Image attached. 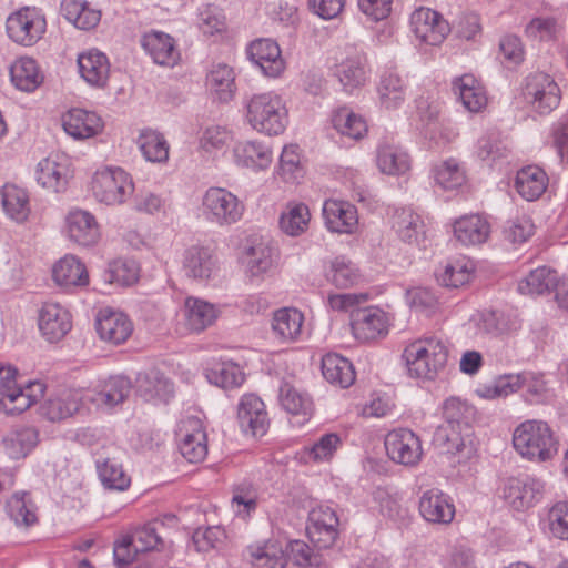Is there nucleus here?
Returning a JSON list of instances; mask_svg holds the SVG:
<instances>
[{"mask_svg":"<svg viewBox=\"0 0 568 568\" xmlns=\"http://www.w3.org/2000/svg\"><path fill=\"white\" fill-rule=\"evenodd\" d=\"M515 449L532 462L552 459L559 449V440L550 426L542 420H526L516 427L513 435Z\"/></svg>","mask_w":568,"mask_h":568,"instance_id":"obj_1","label":"nucleus"},{"mask_svg":"<svg viewBox=\"0 0 568 568\" xmlns=\"http://www.w3.org/2000/svg\"><path fill=\"white\" fill-rule=\"evenodd\" d=\"M410 377L434 379L448 359V348L437 337H426L410 343L403 353Z\"/></svg>","mask_w":568,"mask_h":568,"instance_id":"obj_2","label":"nucleus"},{"mask_svg":"<svg viewBox=\"0 0 568 568\" xmlns=\"http://www.w3.org/2000/svg\"><path fill=\"white\" fill-rule=\"evenodd\" d=\"M246 118L254 130L268 135L283 133L288 122L287 109L274 92L254 94L246 104Z\"/></svg>","mask_w":568,"mask_h":568,"instance_id":"obj_3","label":"nucleus"},{"mask_svg":"<svg viewBox=\"0 0 568 568\" xmlns=\"http://www.w3.org/2000/svg\"><path fill=\"white\" fill-rule=\"evenodd\" d=\"M245 206L236 195L224 187L212 186L202 197V213L206 221L219 226L237 223Z\"/></svg>","mask_w":568,"mask_h":568,"instance_id":"obj_4","label":"nucleus"},{"mask_svg":"<svg viewBox=\"0 0 568 568\" xmlns=\"http://www.w3.org/2000/svg\"><path fill=\"white\" fill-rule=\"evenodd\" d=\"M133 191L130 175L121 168L99 171L92 179L94 197L106 205L122 204Z\"/></svg>","mask_w":568,"mask_h":568,"instance_id":"obj_5","label":"nucleus"},{"mask_svg":"<svg viewBox=\"0 0 568 568\" xmlns=\"http://www.w3.org/2000/svg\"><path fill=\"white\" fill-rule=\"evenodd\" d=\"M7 33L22 45H32L43 36L47 27L44 17L36 8H22L7 19Z\"/></svg>","mask_w":568,"mask_h":568,"instance_id":"obj_6","label":"nucleus"},{"mask_svg":"<svg viewBox=\"0 0 568 568\" xmlns=\"http://www.w3.org/2000/svg\"><path fill=\"white\" fill-rule=\"evenodd\" d=\"M387 456L404 466H415L419 463L423 449L419 437L408 428L390 430L385 437Z\"/></svg>","mask_w":568,"mask_h":568,"instance_id":"obj_7","label":"nucleus"},{"mask_svg":"<svg viewBox=\"0 0 568 568\" xmlns=\"http://www.w3.org/2000/svg\"><path fill=\"white\" fill-rule=\"evenodd\" d=\"M545 484L529 475L509 477L504 481L503 498L515 510L534 506L542 496Z\"/></svg>","mask_w":568,"mask_h":568,"instance_id":"obj_8","label":"nucleus"},{"mask_svg":"<svg viewBox=\"0 0 568 568\" xmlns=\"http://www.w3.org/2000/svg\"><path fill=\"white\" fill-rule=\"evenodd\" d=\"M237 420L242 432L253 437L264 436L270 426L265 404L254 394L242 396L237 405Z\"/></svg>","mask_w":568,"mask_h":568,"instance_id":"obj_9","label":"nucleus"},{"mask_svg":"<svg viewBox=\"0 0 568 568\" xmlns=\"http://www.w3.org/2000/svg\"><path fill=\"white\" fill-rule=\"evenodd\" d=\"M95 329L102 341L121 345L131 336L133 324L124 313L105 307L97 315Z\"/></svg>","mask_w":568,"mask_h":568,"instance_id":"obj_10","label":"nucleus"},{"mask_svg":"<svg viewBox=\"0 0 568 568\" xmlns=\"http://www.w3.org/2000/svg\"><path fill=\"white\" fill-rule=\"evenodd\" d=\"M415 36L429 45L440 44L449 32L448 23L442 16L428 8L415 10L410 17Z\"/></svg>","mask_w":568,"mask_h":568,"instance_id":"obj_11","label":"nucleus"},{"mask_svg":"<svg viewBox=\"0 0 568 568\" xmlns=\"http://www.w3.org/2000/svg\"><path fill=\"white\" fill-rule=\"evenodd\" d=\"M524 95L540 114L551 112L560 101L557 83L545 73L529 78Z\"/></svg>","mask_w":568,"mask_h":568,"instance_id":"obj_12","label":"nucleus"},{"mask_svg":"<svg viewBox=\"0 0 568 568\" xmlns=\"http://www.w3.org/2000/svg\"><path fill=\"white\" fill-rule=\"evenodd\" d=\"M418 509L422 517L430 524L448 525L455 517V505L450 496L437 488L423 493Z\"/></svg>","mask_w":568,"mask_h":568,"instance_id":"obj_13","label":"nucleus"},{"mask_svg":"<svg viewBox=\"0 0 568 568\" xmlns=\"http://www.w3.org/2000/svg\"><path fill=\"white\" fill-rule=\"evenodd\" d=\"M351 328L356 339L367 342L386 333L387 321L383 311L376 307L353 308Z\"/></svg>","mask_w":568,"mask_h":568,"instance_id":"obj_14","label":"nucleus"},{"mask_svg":"<svg viewBox=\"0 0 568 568\" xmlns=\"http://www.w3.org/2000/svg\"><path fill=\"white\" fill-rule=\"evenodd\" d=\"M42 336L50 343L62 339L71 329L70 313L55 303H45L40 310L38 320Z\"/></svg>","mask_w":568,"mask_h":568,"instance_id":"obj_15","label":"nucleus"},{"mask_svg":"<svg viewBox=\"0 0 568 568\" xmlns=\"http://www.w3.org/2000/svg\"><path fill=\"white\" fill-rule=\"evenodd\" d=\"M247 55L266 77H278L285 68L280 47L271 39L253 41L247 48Z\"/></svg>","mask_w":568,"mask_h":568,"instance_id":"obj_16","label":"nucleus"},{"mask_svg":"<svg viewBox=\"0 0 568 568\" xmlns=\"http://www.w3.org/2000/svg\"><path fill=\"white\" fill-rule=\"evenodd\" d=\"M180 436L179 449L182 456L190 463L202 462L207 454V439L201 420L187 419L180 429Z\"/></svg>","mask_w":568,"mask_h":568,"instance_id":"obj_17","label":"nucleus"},{"mask_svg":"<svg viewBox=\"0 0 568 568\" xmlns=\"http://www.w3.org/2000/svg\"><path fill=\"white\" fill-rule=\"evenodd\" d=\"M323 216L327 229L335 233L352 234L358 223L356 207L345 201H325Z\"/></svg>","mask_w":568,"mask_h":568,"instance_id":"obj_18","label":"nucleus"},{"mask_svg":"<svg viewBox=\"0 0 568 568\" xmlns=\"http://www.w3.org/2000/svg\"><path fill=\"white\" fill-rule=\"evenodd\" d=\"M62 126L68 135L84 140L99 134L103 129V121L94 112L72 109L62 116Z\"/></svg>","mask_w":568,"mask_h":568,"instance_id":"obj_19","label":"nucleus"},{"mask_svg":"<svg viewBox=\"0 0 568 568\" xmlns=\"http://www.w3.org/2000/svg\"><path fill=\"white\" fill-rule=\"evenodd\" d=\"M83 405V395L78 389H61L42 405V414L51 422H60L78 413Z\"/></svg>","mask_w":568,"mask_h":568,"instance_id":"obj_20","label":"nucleus"},{"mask_svg":"<svg viewBox=\"0 0 568 568\" xmlns=\"http://www.w3.org/2000/svg\"><path fill=\"white\" fill-rule=\"evenodd\" d=\"M141 45L160 65L173 67L180 59L174 39L162 31H150L142 36Z\"/></svg>","mask_w":568,"mask_h":568,"instance_id":"obj_21","label":"nucleus"},{"mask_svg":"<svg viewBox=\"0 0 568 568\" xmlns=\"http://www.w3.org/2000/svg\"><path fill=\"white\" fill-rule=\"evenodd\" d=\"M67 231L70 240L82 246L98 242L100 233L95 217L82 210H75L67 216Z\"/></svg>","mask_w":568,"mask_h":568,"instance_id":"obj_22","label":"nucleus"},{"mask_svg":"<svg viewBox=\"0 0 568 568\" xmlns=\"http://www.w3.org/2000/svg\"><path fill=\"white\" fill-rule=\"evenodd\" d=\"M547 173L537 165H527L517 171L515 189L526 201L538 200L548 186Z\"/></svg>","mask_w":568,"mask_h":568,"instance_id":"obj_23","label":"nucleus"},{"mask_svg":"<svg viewBox=\"0 0 568 568\" xmlns=\"http://www.w3.org/2000/svg\"><path fill=\"white\" fill-rule=\"evenodd\" d=\"M216 266V256L212 248L192 245L183 254V268L189 277L209 278Z\"/></svg>","mask_w":568,"mask_h":568,"instance_id":"obj_24","label":"nucleus"},{"mask_svg":"<svg viewBox=\"0 0 568 568\" xmlns=\"http://www.w3.org/2000/svg\"><path fill=\"white\" fill-rule=\"evenodd\" d=\"M365 64V54L354 48H351L345 59L336 64L335 75L345 91L351 92L364 83Z\"/></svg>","mask_w":568,"mask_h":568,"instance_id":"obj_25","label":"nucleus"},{"mask_svg":"<svg viewBox=\"0 0 568 568\" xmlns=\"http://www.w3.org/2000/svg\"><path fill=\"white\" fill-rule=\"evenodd\" d=\"M452 89L469 112H480L487 104L485 90L473 74L454 79Z\"/></svg>","mask_w":568,"mask_h":568,"instance_id":"obj_26","label":"nucleus"},{"mask_svg":"<svg viewBox=\"0 0 568 568\" xmlns=\"http://www.w3.org/2000/svg\"><path fill=\"white\" fill-rule=\"evenodd\" d=\"M489 223L478 214L459 217L454 223V235L464 245H478L488 239Z\"/></svg>","mask_w":568,"mask_h":568,"instance_id":"obj_27","label":"nucleus"},{"mask_svg":"<svg viewBox=\"0 0 568 568\" xmlns=\"http://www.w3.org/2000/svg\"><path fill=\"white\" fill-rule=\"evenodd\" d=\"M2 443L10 458H24L38 445L39 432L33 426H17L3 437Z\"/></svg>","mask_w":568,"mask_h":568,"instance_id":"obj_28","label":"nucleus"},{"mask_svg":"<svg viewBox=\"0 0 568 568\" xmlns=\"http://www.w3.org/2000/svg\"><path fill=\"white\" fill-rule=\"evenodd\" d=\"M81 77L91 85L103 87L109 78L110 64L104 53L90 50L78 58Z\"/></svg>","mask_w":568,"mask_h":568,"instance_id":"obj_29","label":"nucleus"},{"mask_svg":"<svg viewBox=\"0 0 568 568\" xmlns=\"http://www.w3.org/2000/svg\"><path fill=\"white\" fill-rule=\"evenodd\" d=\"M275 248L264 241L254 242L244 252L246 273L251 277H260L267 274L274 266Z\"/></svg>","mask_w":568,"mask_h":568,"instance_id":"obj_30","label":"nucleus"},{"mask_svg":"<svg viewBox=\"0 0 568 568\" xmlns=\"http://www.w3.org/2000/svg\"><path fill=\"white\" fill-rule=\"evenodd\" d=\"M138 393L145 399L168 402L173 395V384L158 369L139 374L136 378Z\"/></svg>","mask_w":568,"mask_h":568,"instance_id":"obj_31","label":"nucleus"},{"mask_svg":"<svg viewBox=\"0 0 568 568\" xmlns=\"http://www.w3.org/2000/svg\"><path fill=\"white\" fill-rule=\"evenodd\" d=\"M252 568H285L286 557L278 541L267 540L246 549Z\"/></svg>","mask_w":568,"mask_h":568,"instance_id":"obj_32","label":"nucleus"},{"mask_svg":"<svg viewBox=\"0 0 568 568\" xmlns=\"http://www.w3.org/2000/svg\"><path fill=\"white\" fill-rule=\"evenodd\" d=\"M54 282L62 287L84 286L89 283L85 266L73 255L61 258L52 270Z\"/></svg>","mask_w":568,"mask_h":568,"instance_id":"obj_33","label":"nucleus"},{"mask_svg":"<svg viewBox=\"0 0 568 568\" xmlns=\"http://www.w3.org/2000/svg\"><path fill=\"white\" fill-rule=\"evenodd\" d=\"M322 374L328 383L341 388L349 387L355 381L353 364L338 354H326L322 358Z\"/></svg>","mask_w":568,"mask_h":568,"instance_id":"obj_34","label":"nucleus"},{"mask_svg":"<svg viewBox=\"0 0 568 568\" xmlns=\"http://www.w3.org/2000/svg\"><path fill=\"white\" fill-rule=\"evenodd\" d=\"M376 163L384 174L400 175L410 168L408 154L399 146L382 143L377 148Z\"/></svg>","mask_w":568,"mask_h":568,"instance_id":"obj_35","label":"nucleus"},{"mask_svg":"<svg viewBox=\"0 0 568 568\" xmlns=\"http://www.w3.org/2000/svg\"><path fill=\"white\" fill-rule=\"evenodd\" d=\"M185 325L190 331L202 332L217 317L213 304L196 297H187L184 305Z\"/></svg>","mask_w":568,"mask_h":568,"instance_id":"obj_36","label":"nucleus"},{"mask_svg":"<svg viewBox=\"0 0 568 568\" xmlns=\"http://www.w3.org/2000/svg\"><path fill=\"white\" fill-rule=\"evenodd\" d=\"M233 154L236 163L245 168L265 169L272 162L271 150L255 141L237 142Z\"/></svg>","mask_w":568,"mask_h":568,"instance_id":"obj_37","label":"nucleus"},{"mask_svg":"<svg viewBox=\"0 0 568 568\" xmlns=\"http://www.w3.org/2000/svg\"><path fill=\"white\" fill-rule=\"evenodd\" d=\"M558 284V274L548 266H540L518 283V291L527 295H541L551 292Z\"/></svg>","mask_w":568,"mask_h":568,"instance_id":"obj_38","label":"nucleus"},{"mask_svg":"<svg viewBox=\"0 0 568 568\" xmlns=\"http://www.w3.org/2000/svg\"><path fill=\"white\" fill-rule=\"evenodd\" d=\"M378 94L382 106L397 109L405 100L406 85L397 72L388 70L381 77Z\"/></svg>","mask_w":568,"mask_h":568,"instance_id":"obj_39","label":"nucleus"},{"mask_svg":"<svg viewBox=\"0 0 568 568\" xmlns=\"http://www.w3.org/2000/svg\"><path fill=\"white\" fill-rule=\"evenodd\" d=\"M68 168L52 158H47L39 162L37 170V181L43 187L53 192H61L68 184Z\"/></svg>","mask_w":568,"mask_h":568,"instance_id":"obj_40","label":"nucleus"},{"mask_svg":"<svg viewBox=\"0 0 568 568\" xmlns=\"http://www.w3.org/2000/svg\"><path fill=\"white\" fill-rule=\"evenodd\" d=\"M304 322L303 314L296 308H282L274 313L272 328L284 342L295 341L301 332Z\"/></svg>","mask_w":568,"mask_h":568,"instance_id":"obj_41","label":"nucleus"},{"mask_svg":"<svg viewBox=\"0 0 568 568\" xmlns=\"http://www.w3.org/2000/svg\"><path fill=\"white\" fill-rule=\"evenodd\" d=\"M423 226L422 217L410 207L396 209L392 215V227L404 242L417 241Z\"/></svg>","mask_w":568,"mask_h":568,"instance_id":"obj_42","label":"nucleus"},{"mask_svg":"<svg viewBox=\"0 0 568 568\" xmlns=\"http://www.w3.org/2000/svg\"><path fill=\"white\" fill-rule=\"evenodd\" d=\"M332 123L338 133L352 140H359L367 133L365 120L347 106L339 108L333 113Z\"/></svg>","mask_w":568,"mask_h":568,"instance_id":"obj_43","label":"nucleus"},{"mask_svg":"<svg viewBox=\"0 0 568 568\" xmlns=\"http://www.w3.org/2000/svg\"><path fill=\"white\" fill-rule=\"evenodd\" d=\"M13 84L22 91H33L42 81L38 64L32 58L17 60L10 69Z\"/></svg>","mask_w":568,"mask_h":568,"instance_id":"obj_44","label":"nucleus"},{"mask_svg":"<svg viewBox=\"0 0 568 568\" xmlns=\"http://www.w3.org/2000/svg\"><path fill=\"white\" fill-rule=\"evenodd\" d=\"M45 386L39 381L29 382L23 387L14 381L11 393L8 394V403L13 406L8 408L11 413H22L44 394Z\"/></svg>","mask_w":568,"mask_h":568,"instance_id":"obj_45","label":"nucleus"},{"mask_svg":"<svg viewBox=\"0 0 568 568\" xmlns=\"http://www.w3.org/2000/svg\"><path fill=\"white\" fill-rule=\"evenodd\" d=\"M163 529L164 524L161 520H153L136 528L131 535H129L131 541L135 544V551L146 552L161 550L163 548L161 530Z\"/></svg>","mask_w":568,"mask_h":568,"instance_id":"obj_46","label":"nucleus"},{"mask_svg":"<svg viewBox=\"0 0 568 568\" xmlns=\"http://www.w3.org/2000/svg\"><path fill=\"white\" fill-rule=\"evenodd\" d=\"M138 144L145 160L150 162L162 163L169 159V144L164 136L154 130H143Z\"/></svg>","mask_w":568,"mask_h":568,"instance_id":"obj_47","label":"nucleus"},{"mask_svg":"<svg viewBox=\"0 0 568 568\" xmlns=\"http://www.w3.org/2000/svg\"><path fill=\"white\" fill-rule=\"evenodd\" d=\"M2 206L12 220L17 222L26 221L30 213L28 193L16 185H4Z\"/></svg>","mask_w":568,"mask_h":568,"instance_id":"obj_48","label":"nucleus"},{"mask_svg":"<svg viewBox=\"0 0 568 568\" xmlns=\"http://www.w3.org/2000/svg\"><path fill=\"white\" fill-rule=\"evenodd\" d=\"M310 210L304 203H290L281 214L280 227L291 236H297L303 233L310 222Z\"/></svg>","mask_w":568,"mask_h":568,"instance_id":"obj_49","label":"nucleus"},{"mask_svg":"<svg viewBox=\"0 0 568 568\" xmlns=\"http://www.w3.org/2000/svg\"><path fill=\"white\" fill-rule=\"evenodd\" d=\"M206 378L211 384L222 388H234L242 385L245 375L241 367L232 362L216 363L207 369Z\"/></svg>","mask_w":568,"mask_h":568,"instance_id":"obj_50","label":"nucleus"},{"mask_svg":"<svg viewBox=\"0 0 568 568\" xmlns=\"http://www.w3.org/2000/svg\"><path fill=\"white\" fill-rule=\"evenodd\" d=\"M206 85L217 94L220 101L231 100L235 90L233 69L226 64L215 65L206 75Z\"/></svg>","mask_w":568,"mask_h":568,"instance_id":"obj_51","label":"nucleus"},{"mask_svg":"<svg viewBox=\"0 0 568 568\" xmlns=\"http://www.w3.org/2000/svg\"><path fill=\"white\" fill-rule=\"evenodd\" d=\"M131 389V381L128 377L122 375L111 376L103 384L94 400L112 407L123 403L130 395Z\"/></svg>","mask_w":568,"mask_h":568,"instance_id":"obj_52","label":"nucleus"},{"mask_svg":"<svg viewBox=\"0 0 568 568\" xmlns=\"http://www.w3.org/2000/svg\"><path fill=\"white\" fill-rule=\"evenodd\" d=\"M139 271L134 260L118 258L109 264L104 280L111 284L130 286L139 280Z\"/></svg>","mask_w":568,"mask_h":568,"instance_id":"obj_53","label":"nucleus"},{"mask_svg":"<svg viewBox=\"0 0 568 568\" xmlns=\"http://www.w3.org/2000/svg\"><path fill=\"white\" fill-rule=\"evenodd\" d=\"M99 478L106 489L123 491L130 486V477L114 459L97 463Z\"/></svg>","mask_w":568,"mask_h":568,"instance_id":"obj_54","label":"nucleus"},{"mask_svg":"<svg viewBox=\"0 0 568 568\" xmlns=\"http://www.w3.org/2000/svg\"><path fill=\"white\" fill-rule=\"evenodd\" d=\"M280 403L292 415H308L313 410L312 399L288 383L280 387Z\"/></svg>","mask_w":568,"mask_h":568,"instance_id":"obj_55","label":"nucleus"},{"mask_svg":"<svg viewBox=\"0 0 568 568\" xmlns=\"http://www.w3.org/2000/svg\"><path fill=\"white\" fill-rule=\"evenodd\" d=\"M433 173L435 182L444 190H455L465 182V173L455 159L436 164Z\"/></svg>","mask_w":568,"mask_h":568,"instance_id":"obj_56","label":"nucleus"},{"mask_svg":"<svg viewBox=\"0 0 568 568\" xmlns=\"http://www.w3.org/2000/svg\"><path fill=\"white\" fill-rule=\"evenodd\" d=\"M327 280L336 287L347 288L355 285L359 280V274L355 265L344 256H337L331 263L329 271L326 273Z\"/></svg>","mask_w":568,"mask_h":568,"instance_id":"obj_57","label":"nucleus"},{"mask_svg":"<svg viewBox=\"0 0 568 568\" xmlns=\"http://www.w3.org/2000/svg\"><path fill=\"white\" fill-rule=\"evenodd\" d=\"M27 497L28 494L26 491L16 493L7 501V513L17 525L30 526L37 520L32 503Z\"/></svg>","mask_w":568,"mask_h":568,"instance_id":"obj_58","label":"nucleus"},{"mask_svg":"<svg viewBox=\"0 0 568 568\" xmlns=\"http://www.w3.org/2000/svg\"><path fill=\"white\" fill-rule=\"evenodd\" d=\"M474 267L469 262L456 261L448 263L444 271L436 275L437 282L445 287H460L469 282Z\"/></svg>","mask_w":568,"mask_h":568,"instance_id":"obj_59","label":"nucleus"},{"mask_svg":"<svg viewBox=\"0 0 568 568\" xmlns=\"http://www.w3.org/2000/svg\"><path fill=\"white\" fill-rule=\"evenodd\" d=\"M433 444L447 454H455L464 446L460 429L450 424L439 425L433 436Z\"/></svg>","mask_w":568,"mask_h":568,"instance_id":"obj_60","label":"nucleus"},{"mask_svg":"<svg viewBox=\"0 0 568 568\" xmlns=\"http://www.w3.org/2000/svg\"><path fill=\"white\" fill-rule=\"evenodd\" d=\"M232 504L239 515L248 516L257 506V491L254 486L250 483L236 485L233 490Z\"/></svg>","mask_w":568,"mask_h":568,"instance_id":"obj_61","label":"nucleus"},{"mask_svg":"<svg viewBox=\"0 0 568 568\" xmlns=\"http://www.w3.org/2000/svg\"><path fill=\"white\" fill-rule=\"evenodd\" d=\"M532 233V221L526 215L507 221L503 229L504 239L514 244L526 242Z\"/></svg>","mask_w":568,"mask_h":568,"instance_id":"obj_62","label":"nucleus"},{"mask_svg":"<svg viewBox=\"0 0 568 568\" xmlns=\"http://www.w3.org/2000/svg\"><path fill=\"white\" fill-rule=\"evenodd\" d=\"M549 529L554 537L568 540V503H556L548 513Z\"/></svg>","mask_w":568,"mask_h":568,"instance_id":"obj_63","label":"nucleus"},{"mask_svg":"<svg viewBox=\"0 0 568 568\" xmlns=\"http://www.w3.org/2000/svg\"><path fill=\"white\" fill-rule=\"evenodd\" d=\"M301 171L300 153L296 144L285 145L280 156V175L287 182L297 179Z\"/></svg>","mask_w":568,"mask_h":568,"instance_id":"obj_64","label":"nucleus"}]
</instances>
